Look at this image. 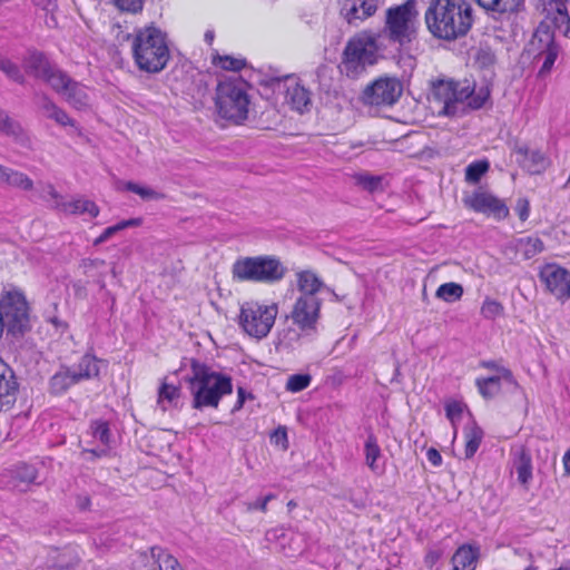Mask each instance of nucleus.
Wrapping results in <instances>:
<instances>
[{"label":"nucleus","mask_w":570,"mask_h":570,"mask_svg":"<svg viewBox=\"0 0 570 570\" xmlns=\"http://www.w3.org/2000/svg\"><path fill=\"white\" fill-rule=\"evenodd\" d=\"M297 296L288 315L292 324L297 330H288L284 333L282 343L292 346L302 337H314L317 334V325L321 320L323 299L320 295L323 292L336 294L313 271H301L296 273Z\"/></svg>","instance_id":"obj_1"},{"label":"nucleus","mask_w":570,"mask_h":570,"mask_svg":"<svg viewBox=\"0 0 570 570\" xmlns=\"http://www.w3.org/2000/svg\"><path fill=\"white\" fill-rule=\"evenodd\" d=\"M424 20L434 38L456 40L470 31L473 9L468 0H431Z\"/></svg>","instance_id":"obj_2"},{"label":"nucleus","mask_w":570,"mask_h":570,"mask_svg":"<svg viewBox=\"0 0 570 570\" xmlns=\"http://www.w3.org/2000/svg\"><path fill=\"white\" fill-rule=\"evenodd\" d=\"M489 97V89L475 91L468 80H438L432 83L429 99L439 116L453 117L482 108Z\"/></svg>","instance_id":"obj_3"},{"label":"nucleus","mask_w":570,"mask_h":570,"mask_svg":"<svg viewBox=\"0 0 570 570\" xmlns=\"http://www.w3.org/2000/svg\"><path fill=\"white\" fill-rule=\"evenodd\" d=\"M131 39L132 58L139 70L158 73L164 70L170 59L166 33L154 26L137 29Z\"/></svg>","instance_id":"obj_4"},{"label":"nucleus","mask_w":570,"mask_h":570,"mask_svg":"<svg viewBox=\"0 0 570 570\" xmlns=\"http://www.w3.org/2000/svg\"><path fill=\"white\" fill-rule=\"evenodd\" d=\"M193 396L191 406L196 410L216 409L223 396L233 392L230 377L193 361L191 375L186 379Z\"/></svg>","instance_id":"obj_5"},{"label":"nucleus","mask_w":570,"mask_h":570,"mask_svg":"<svg viewBox=\"0 0 570 570\" xmlns=\"http://www.w3.org/2000/svg\"><path fill=\"white\" fill-rule=\"evenodd\" d=\"M382 56L381 36L362 31L353 36L342 53L341 70L348 78L356 79L367 67L374 66Z\"/></svg>","instance_id":"obj_6"},{"label":"nucleus","mask_w":570,"mask_h":570,"mask_svg":"<svg viewBox=\"0 0 570 570\" xmlns=\"http://www.w3.org/2000/svg\"><path fill=\"white\" fill-rule=\"evenodd\" d=\"M420 12L416 0L392 6L385 11L384 32L390 41L405 46L417 37Z\"/></svg>","instance_id":"obj_7"},{"label":"nucleus","mask_w":570,"mask_h":570,"mask_svg":"<svg viewBox=\"0 0 570 570\" xmlns=\"http://www.w3.org/2000/svg\"><path fill=\"white\" fill-rule=\"evenodd\" d=\"M233 278L239 282L275 283L286 274V267L274 256L242 257L232 267Z\"/></svg>","instance_id":"obj_8"},{"label":"nucleus","mask_w":570,"mask_h":570,"mask_svg":"<svg viewBox=\"0 0 570 570\" xmlns=\"http://www.w3.org/2000/svg\"><path fill=\"white\" fill-rule=\"evenodd\" d=\"M246 83L238 78L220 81L216 89V107L220 117L236 124L248 115Z\"/></svg>","instance_id":"obj_9"},{"label":"nucleus","mask_w":570,"mask_h":570,"mask_svg":"<svg viewBox=\"0 0 570 570\" xmlns=\"http://www.w3.org/2000/svg\"><path fill=\"white\" fill-rule=\"evenodd\" d=\"M1 332L12 336L23 335L30 328L29 307L23 294L16 289L4 291L0 299Z\"/></svg>","instance_id":"obj_10"},{"label":"nucleus","mask_w":570,"mask_h":570,"mask_svg":"<svg viewBox=\"0 0 570 570\" xmlns=\"http://www.w3.org/2000/svg\"><path fill=\"white\" fill-rule=\"evenodd\" d=\"M278 314L277 304L269 305L247 302L240 308L239 324L252 337L263 338L268 335Z\"/></svg>","instance_id":"obj_11"},{"label":"nucleus","mask_w":570,"mask_h":570,"mask_svg":"<svg viewBox=\"0 0 570 570\" xmlns=\"http://www.w3.org/2000/svg\"><path fill=\"white\" fill-rule=\"evenodd\" d=\"M403 86L394 77H380L372 83L367 85L361 100L368 106H392L401 97Z\"/></svg>","instance_id":"obj_12"},{"label":"nucleus","mask_w":570,"mask_h":570,"mask_svg":"<svg viewBox=\"0 0 570 570\" xmlns=\"http://www.w3.org/2000/svg\"><path fill=\"white\" fill-rule=\"evenodd\" d=\"M269 83L275 91L285 94L286 102L294 110L303 114L309 109L312 105L311 92L298 82L296 77L292 75L276 77L272 78Z\"/></svg>","instance_id":"obj_13"},{"label":"nucleus","mask_w":570,"mask_h":570,"mask_svg":"<svg viewBox=\"0 0 570 570\" xmlns=\"http://www.w3.org/2000/svg\"><path fill=\"white\" fill-rule=\"evenodd\" d=\"M39 471L33 464L17 462L0 472V484L19 492H27L37 481Z\"/></svg>","instance_id":"obj_14"},{"label":"nucleus","mask_w":570,"mask_h":570,"mask_svg":"<svg viewBox=\"0 0 570 570\" xmlns=\"http://www.w3.org/2000/svg\"><path fill=\"white\" fill-rule=\"evenodd\" d=\"M55 85L51 87L60 95L71 107L85 109L89 106V95L83 85L71 79L65 71L53 78Z\"/></svg>","instance_id":"obj_15"},{"label":"nucleus","mask_w":570,"mask_h":570,"mask_svg":"<svg viewBox=\"0 0 570 570\" xmlns=\"http://www.w3.org/2000/svg\"><path fill=\"white\" fill-rule=\"evenodd\" d=\"M539 277L557 298L570 297V273L566 268L557 264H547L541 268Z\"/></svg>","instance_id":"obj_16"},{"label":"nucleus","mask_w":570,"mask_h":570,"mask_svg":"<svg viewBox=\"0 0 570 570\" xmlns=\"http://www.w3.org/2000/svg\"><path fill=\"white\" fill-rule=\"evenodd\" d=\"M383 0H344L341 8L342 18L353 27L375 16Z\"/></svg>","instance_id":"obj_17"},{"label":"nucleus","mask_w":570,"mask_h":570,"mask_svg":"<svg viewBox=\"0 0 570 570\" xmlns=\"http://www.w3.org/2000/svg\"><path fill=\"white\" fill-rule=\"evenodd\" d=\"M24 71L38 79L43 80L50 87L55 85L53 78L62 73V70L52 65L49 59L39 51H29L23 58Z\"/></svg>","instance_id":"obj_18"},{"label":"nucleus","mask_w":570,"mask_h":570,"mask_svg":"<svg viewBox=\"0 0 570 570\" xmlns=\"http://www.w3.org/2000/svg\"><path fill=\"white\" fill-rule=\"evenodd\" d=\"M464 204L474 212L493 215L499 219L505 218L509 214V209L502 200L484 190H476L465 197Z\"/></svg>","instance_id":"obj_19"},{"label":"nucleus","mask_w":570,"mask_h":570,"mask_svg":"<svg viewBox=\"0 0 570 570\" xmlns=\"http://www.w3.org/2000/svg\"><path fill=\"white\" fill-rule=\"evenodd\" d=\"M18 382L12 368L0 358V412L7 411L16 401Z\"/></svg>","instance_id":"obj_20"},{"label":"nucleus","mask_w":570,"mask_h":570,"mask_svg":"<svg viewBox=\"0 0 570 570\" xmlns=\"http://www.w3.org/2000/svg\"><path fill=\"white\" fill-rule=\"evenodd\" d=\"M102 367H107L104 360L87 353L70 368L75 373L78 383H80L81 381L97 379Z\"/></svg>","instance_id":"obj_21"},{"label":"nucleus","mask_w":570,"mask_h":570,"mask_svg":"<svg viewBox=\"0 0 570 570\" xmlns=\"http://www.w3.org/2000/svg\"><path fill=\"white\" fill-rule=\"evenodd\" d=\"M513 469L517 472L519 483L525 489H529V484L532 480V458L530 452L521 446L513 452Z\"/></svg>","instance_id":"obj_22"},{"label":"nucleus","mask_w":570,"mask_h":570,"mask_svg":"<svg viewBox=\"0 0 570 570\" xmlns=\"http://www.w3.org/2000/svg\"><path fill=\"white\" fill-rule=\"evenodd\" d=\"M37 106L45 117L55 120L58 125L76 126V122L68 116V114L56 105L48 96H39L37 98Z\"/></svg>","instance_id":"obj_23"},{"label":"nucleus","mask_w":570,"mask_h":570,"mask_svg":"<svg viewBox=\"0 0 570 570\" xmlns=\"http://www.w3.org/2000/svg\"><path fill=\"white\" fill-rule=\"evenodd\" d=\"M508 248L520 254L523 259H530L543 252L544 244L538 236H525L512 240Z\"/></svg>","instance_id":"obj_24"},{"label":"nucleus","mask_w":570,"mask_h":570,"mask_svg":"<svg viewBox=\"0 0 570 570\" xmlns=\"http://www.w3.org/2000/svg\"><path fill=\"white\" fill-rule=\"evenodd\" d=\"M0 183L24 191L33 189V180L22 171L0 164Z\"/></svg>","instance_id":"obj_25"},{"label":"nucleus","mask_w":570,"mask_h":570,"mask_svg":"<svg viewBox=\"0 0 570 570\" xmlns=\"http://www.w3.org/2000/svg\"><path fill=\"white\" fill-rule=\"evenodd\" d=\"M53 208L66 214H89L91 217H97L99 214L98 206L85 198H77L71 202H56Z\"/></svg>","instance_id":"obj_26"},{"label":"nucleus","mask_w":570,"mask_h":570,"mask_svg":"<svg viewBox=\"0 0 570 570\" xmlns=\"http://www.w3.org/2000/svg\"><path fill=\"white\" fill-rule=\"evenodd\" d=\"M78 384L75 373L69 366H61L49 381V391L51 394L60 395L66 393L71 386Z\"/></svg>","instance_id":"obj_27"},{"label":"nucleus","mask_w":570,"mask_h":570,"mask_svg":"<svg viewBox=\"0 0 570 570\" xmlns=\"http://www.w3.org/2000/svg\"><path fill=\"white\" fill-rule=\"evenodd\" d=\"M554 35L548 24L541 23L534 31L530 42L529 52L541 57L542 52L554 43Z\"/></svg>","instance_id":"obj_28"},{"label":"nucleus","mask_w":570,"mask_h":570,"mask_svg":"<svg viewBox=\"0 0 570 570\" xmlns=\"http://www.w3.org/2000/svg\"><path fill=\"white\" fill-rule=\"evenodd\" d=\"M365 463L375 474H382L385 465L382 461V451L376 438L370 434L364 444Z\"/></svg>","instance_id":"obj_29"},{"label":"nucleus","mask_w":570,"mask_h":570,"mask_svg":"<svg viewBox=\"0 0 570 570\" xmlns=\"http://www.w3.org/2000/svg\"><path fill=\"white\" fill-rule=\"evenodd\" d=\"M181 391L179 386L168 384L163 381L158 387L157 406L166 412L173 407H177L180 400Z\"/></svg>","instance_id":"obj_30"},{"label":"nucleus","mask_w":570,"mask_h":570,"mask_svg":"<svg viewBox=\"0 0 570 570\" xmlns=\"http://www.w3.org/2000/svg\"><path fill=\"white\" fill-rule=\"evenodd\" d=\"M487 11L498 14H511L521 11L524 7V0H474Z\"/></svg>","instance_id":"obj_31"},{"label":"nucleus","mask_w":570,"mask_h":570,"mask_svg":"<svg viewBox=\"0 0 570 570\" xmlns=\"http://www.w3.org/2000/svg\"><path fill=\"white\" fill-rule=\"evenodd\" d=\"M478 558L476 551L470 546L460 547L452 557L451 570H474Z\"/></svg>","instance_id":"obj_32"},{"label":"nucleus","mask_w":570,"mask_h":570,"mask_svg":"<svg viewBox=\"0 0 570 570\" xmlns=\"http://www.w3.org/2000/svg\"><path fill=\"white\" fill-rule=\"evenodd\" d=\"M465 449L464 454L466 459H471L478 451L482 439L483 431L475 422H471L464 430Z\"/></svg>","instance_id":"obj_33"},{"label":"nucleus","mask_w":570,"mask_h":570,"mask_svg":"<svg viewBox=\"0 0 570 570\" xmlns=\"http://www.w3.org/2000/svg\"><path fill=\"white\" fill-rule=\"evenodd\" d=\"M140 224H141V219L140 218H130V219L121 220V222H119L118 224H116L114 226L107 227L101 233V235L94 240V245L98 246V245L107 242L109 238H111L118 232L124 230V229L129 228V227L139 226Z\"/></svg>","instance_id":"obj_34"},{"label":"nucleus","mask_w":570,"mask_h":570,"mask_svg":"<svg viewBox=\"0 0 570 570\" xmlns=\"http://www.w3.org/2000/svg\"><path fill=\"white\" fill-rule=\"evenodd\" d=\"M436 297L446 302L452 303L459 301L463 295V287L458 283H444L439 286L435 293Z\"/></svg>","instance_id":"obj_35"},{"label":"nucleus","mask_w":570,"mask_h":570,"mask_svg":"<svg viewBox=\"0 0 570 570\" xmlns=\"http://www.w3.org/2000/svg\"><path fill=\"white\" fill-rule=\"evenodd\" d=\"M519 153H523L525 156V161L528 163L525 166L531 174L541 173L547 165V160L544 155L539 150L529 151L528 149H519Z\"/></svg>","instance_id":"obj_36"},{"label":"nucleus","mask_w":570,"mask_h":570,"mask_svg":"<svg viewBox=\"0 0 570 570\" xmlns=\"http://www.w3.org/2000/svg\"><path fill=\"white\" fill-rule=\"evenodd\" d=\"M501 381L500 377H484L476 379L475 384L483 397L491 399L500 392Z\"/></svg>","instance_id":"obj_37"},{"label":"nucleus","mask_w":570,"mask_h":570,"mask_svg":"<svg viewBox=\"0 0 570 570\" xmlns=\"http://www.w3.org/2000/svg\"><path fill=\"white\" fill-rule=\"evenodd\" d=\"M0 132L14 139H19L23 135L22 127L19 122L8 116L0 109Z\"/></svg>","instance_id":"obj_38"},{"label":"nucleus","mask_w":570,"mask_h":570,"mask_svg":"<svg viewBox=\"0 0 570 570\" xmlns=\"http://www.w3.org/2000/svg\"><path fill=\"white\" fill-rule=\"evenodd\" d=\"M90 433L94 439L98 440L102 445L108 446L111 440V432L107 421L96 420L90 424Z\"/></svg>","instance_id":"obj_39"},{"label":"nucleus","mask_w":570,"mask_h":570,"mask_svg":"<svg viewBox=\"0 0 570 570\" xmlns=\"http://www.w3.org/2000/svg\"><path fill=\"white\" fill-rule=\"evenodd\" d=\"M490 164L488 160H476L471 163L465 168V180L470 184H476L481 177L489 170Z\"/></svg>","instance_id":"obj_40"},{"label":"nucleus","mask_w":570,"mask_h":570,"mask_svg":"<svg viewBox=\"0 0 570 570\" xmlns=\"http://www.w3.org/2000/svg\"><path fill=\"white\" fill-rule=\"evenodd\" d=\"M124 188L128 191L137 194L145 200H157L164 198V195L161 193L146 186H140L132 181L125 183Z\"/></svg>","instance_id":"obj_41"},{"label":"nucleus","mask_w":570,"mask_h":570,"mask_svg":"<svg viewBox=\"0 0 570 570\" xmlns=\"http://www.w3.org/2000/svg\"><path fill=\"white\" fill-rule=\"evenodd\" d=\"M0 70L12 81L24 82V76L20 67L8 58H0Z\"/></svg>","instance_id":"obj_42"},{"label":"nucleus","mask_w":570,"mask_h":570,"mask_svg":"<svg viewBox=\"0 0 570 570\" xmlns=\"http://www.w3.org/2000/svg\"><path fill=\"white\" fill-rule=\"evenodd\" d=\"M214 63L225 70L239 71L245 67V60L234 58L230 56H217L214 58Z\"/></svg>","instance_id":"obj_43"},{"label":"nucleus","mask_w":570,"mask_h":570,"mask_svg":"<svg viewBox=\"0 0 570 570\" xmlns=\"http://www.w3.org/2000/svg\"><path fill=\"white\" fill-rule=\"evenodd\" d=\"M311 381L312 377L309 374H294L288 377L286 389L293 393L301 392L308 387Z\"/></svg>","instance_id":"obj_44"},{"label":"nucleus","mask_w":570,"mask_h":570,"mask_svg":"<svg viewBox=\"0 0 570 570\" xmlns=\"http://www.w3.org/2000/svg\"><path fill=\"white\" fill-rule=\"evenodd\" d=\"M481 366L492 370V371H495L498 373L497 375H493L492 377H500V380H504L508 383L517 384L512 372L509 368L499 365L497 362L482 361Z\"/></svg>","instance_id":"obj_45"},{"label":"nucleus","mask_w":570,"mask_h":570,"mask_svg":"<svg viewBox=\"0 0 570 570\" xmlns=\"http://www.w3.org/2000/svg\"><path fill=\"white\" fill-rule=\"evenodd\" d=\"M503 312V306L495 299L487 298L481 306V314L488 320H494Z\"/></svg>","instance_id":"obj_46"},{"label":"nucleus","mask_w":570,"mask_h":570,"mask_svg":"<svg viewBox=\"0 0 570 570\" xmlns=\"http://www.w3.org/2000/svg\"><path fill=\"white\" fill-rule=\"evenodd\" d=\"M357 185L367 191H375L382 186V177L373 175H357L355 177Z\"/></svg>","instance_id":"obj_47"},{"label":"nucleus","mask_w":570,"mask_h":570,"mask_svg":"<svg viewBox=\"0 0 570 570\" xmlns=\"http://www.w3.org/2000/svg\"><path fill=\"white\" fill-rule=\"evenodd\" d=\"M114 6L128 13H138L142 10L145 0H111Z\"/></svg>","instance_id":"obj_48"},{"label":"nucleus","mask_w":570,"mask_h":570,"mask_svg":"<svg viewBox=\"0 0 570 570\" xmlns=\"http://www.w3.org/2000/svg\"><path fill=\"white\" fill-rule=\"evenodd\" d=\"M464 407L465 406L462 403L456 401L449 402L445 405L446 417L450 420L453 426H455L456 423L461 420Z\"/></svg>","instance_id":"obj_49"},{"label":"nucleus","mask_w":570,"mask_h":570,"mask_svg":"<svg viewBox=\"0 0 570 570\" xmlns=\"http://www.w3.org/2000/svg\"><path fill=\"white\" fill-rule=\"evenodd\" d=\"M157 560L160 570H184L179 561L169 553H158Z\"/></svg>","instance_id":"obj_50"},{"label":"nucleus","mask_w":570,"mask_h":570,"mask_svg":"<svg viewBox=\"0 0 570 570\" xmlns=\"http://www.w3.org/2000/svg\"><path fill=\"white\" fill-rule=\"evenodd\" d=\"M275 498V494L269 493L263 498L257 499L254 502H244L245 511L252 512L254 510H259L265 513L267 511L268 502L274 500Z\"/></svg>","instance_id":"obj_51"},{"label":"nucleus","mask_w":570,"mask_h":570,"mask_svg":"<svg viewBox=\"0 0 570 570\" xmlns=\"http://www.w3.org/2000/svg\"><path fill=\"white\" fill-rule=\"evenodd\" d=\"M40 197L45 200H48L47 197H49L52 200V203L50 204V207L52 208L56 202H63L62 196L56 190L53 185L50 183L45 184L42 186Z\"/></svg>","instance_id":"obj_52"},{"label":"nucleus","mask_w":570,"mask_h":570,"mask_svg":"<svg viewBox=\"0 0 570 570\" xmlns=\"http://www.w3.org/2000/svg\"><path fill=\"white\" fill-rule=\"evenodd\" d=\"M554 9L558 13L557 23L561 28L562 22H566L569 18L566 0H554Z\"/></svg>","instance_id":"obj_53"},{"label":"nucleus","mask_w":570,"mask_h":570,"mask_svg":"<svg viewBox=\"0 0 570 570\" xmlns=\"http://www.w3.org/2000/svg\"><path fill=\"white\" fill-rule=\"evenodd\" d=\"M517 213L522 222L527 220L530 214L529 203L527 200H520L517 206Z\"/></svg>","instance_id":"obj_54"},{"label":"nucleus","mask_w":570,"mask_h":570,"mask_svg":"<svg viewBox=\"0 0 570 570\" xmlns=\"http://www.w3.org/2000/svg\"><path fill=\"white\" fill-rule=\"evenodd\" d=\"M559 55V47L554 42L552 46H550L548 49H546L540 58H543L546 60H551L552 62H556V59Z\"/></svg>","instance_id":"obj_55"},{"label":"nucleus","mask_w":570,"mask_h":570,"mask_svg":"<svg viewBox=\"0 0 570 570\" xmlns=\"http://www.w3.org/2000/svg\"><path fill=\"white\" fill-rule=\"evenodd\" d=\"M426 458L433 466H439L442 463V456L440 452L434 448L428 450Z\"/></svg>","instance_id":"obj_56"},{"label":"nucleus","mask_w":570,"mask_h":570,"mask_svg":"<svg viewBox=\"0 0 570 570\" xmlns=\"http://www.w3.org/2000/svg\"><path fill=\"white\" fill-rule=\"evenodd\" d=\"M32 2L47 12H52L57 8L56 0H32Z\"/></svg>","instance_id":"obj_57"},{"label":"nucleus","mask_w":570,"mask_h":570,"mask_svg":"<svg viewBox=\"0 0 570 570\" xmlns=\"http://www.w3.org/2000/svg\"><path fill=\"white\" fill-rule=\"evenodd\" d=\"M440 558L441 553L439 551H429L425 556L424 562L428 567L433 568Z\"/></svg>","instance_id":"obj_58"},{"label":"nucleus","mask_w":570,"mask_h":570,"mask_svg":"<svg viewBox=\"0 0 570 570\" xmlns=\"http://www.w3.org/2000/svg\"><path fill=\"white\" fill-rule=\"evenodd\" d=\"M273 438L275 439V442L276 443H283V446L286 448V443H287V433H286V430L285 429H277L273 435Z\"/></svg>","instance_id":"obj_59"},{"label":"nucleus","mask_w":570,"mask_h":570,"mask_svg":"<svg viewBox=\"0 0 570 570\" xmlns=\"http://www.w3.org/2000/svg\"><path fill=\"white\" fill-rule=\"evenodd\" d=\"M478 60H480L483 65L493 62V55L489 50L481 49L478 52Z\"/></svg>","instance_id":"obj_60"},{"label":"nucleus","mask_w":570,"mask_h":570,"mask_svg":"<svg viewBox=\"0 0 570 570\" xmlns=\"http://www.w3.org/2000/svg\"><path fill=\"white\" fill-rule=\"evenodd\" d=\"M554 62H552L551 60H546L543 59V63L539 70V77H544L546 75H548L552 67H553Z\"/></svg>","instance_id":"obj_61"},{"label":"nucleus","mask_w":570,"mask_h":570,"mask_svg":"<svg viewBox=\"0 0 570 570\" xmlns=\"http://www.w3.org/2000/svg\"><path fill=\"white\" fill-rule=\"evenodd\" d=\"M563 465L566 473L570 475V449L563 455Z\"/></svg>","instance_id":"obj_62"},{"label":"nucleus","mask_w":570,"mask_h":570,"mask_svg":"<svg viewBox=\"0 0 570 570\" xmlns=\"http://www.w3.org/2000/svg\"><path fill=\"white\" fill-rule=\"evenodd\" d=\"M78 505L82 510L88 509L90 505V499L88 497L79 498Z\"/></svg>","instance_id":"obj_63"},{"label":"nucleus","mask_w":570,"mask_h":570,"mask_svg":"<svg viewBox=\"0 0 570 570\" xmlns=\"http://www.w3.org/2000/svg\"><path fill=\"white\" fill-rule=\"evenodd\" d=\"M562 27L564 36L570 38V19H567L566 22H562Z\"/></svg>","instance_id":"obj_64"}]
</instances>
